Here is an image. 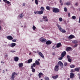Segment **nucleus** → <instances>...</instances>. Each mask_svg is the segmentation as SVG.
<instances>
[{
  "label": "nucleus",
  "mask_w": 80,
  "mask_h": 80,
  "mask_svg": "<svg viewBox=\"0 0 80 80\" xmlns=\"http://www.w3.org/2000/svg\"><path fill=\"white\" fill-rule=\"evenodd\" d=\"M52 42L51 41L48 40L46 42V45H51V43H52Z\"/></svg>",
  "instance_id": "obj_10"
},
{
  "label": "nucleus",
  "mask_w": 80,
  "mask_h": 80,
  "mask_svg": "<svg viewBox=\"0 0 80 80\" xmlns=\"http://www.w3.org/2000/svg\"><path fill=\"white\" fill-rule=\"evenodd\" d=\"M78 2H77L76 3H75V5L76 6H78Z\"/></svg>",
  "instance_id": "obj_48"
},
{
  "label": "nucleus",
  "mask_w": 80,
  "mask_h": 80,
  "mask_svg": "<svg viewBox=\"0 0 80 80\" xmlns=\"http://www.w3.org/2000/svg\"><path fill=\"white\" fill-rule=\"evenodd\" d=\"M55 55V53H52V55Z\"/></svg>",
  "instance_id": "obj_57"
},
{
  "label": "nucleus",
  "mask_w": 80,
  "mask_h": 80,
  "mask_svg": "<svg viewBox=\"0 0 80 80\" xmlns=\"http://www.w3.org/2000/svg\"><path fill=\"white\" fill-rule=\"evenodd\" d=\"M43 13V11L41 10L40 11H39V15H42Z\"/></svg>",
  "instance_id": "obj_21"
},
{
  "label": "nucleus",
  "mask_w": 80,
  "mask_h": 80,
  "mask_svg": "<svg viewBox=\"0 0 80 80\" xmlns=\"http://www.w3.org/2000/svg\"><path fill=\"white\" fill-rule=\"evenodd\" d=\"M33 52H34V53H37V52H36L35 51H34Z\"/></svg>",
  "instance_id": "obj_62"
},
{
  "label": "nucleus",
  "mask_w": 80,
  "mask_h": 80,
  "mask_svg": "<svg viewBox=\"0 0 80 80\" xmlns=\"http://www.w3.org/2000/svg\"><path fill=\"white\" fill-rule=\"evenodd\" d=\"M40 39L41 42H42L45 43L47 42V40H46V39H45V38H40Z\"/></svg>",
  "instance_id": "obj_4"
},
{
  "label": "nucleus",
  "mask_w": 80,
  "mask_h": 80,
  "mask_svg": "<svg viewBox=\"0 0 80 80\" xmlns=\"http://www.w3.org/2000/svg\"><path fill=\"white\" fill-rule=\"evenodd\" d=\"M52 11L54 13H58L60 12V10L58 8H52Z\"/></svg>",
  "instance_id": "obj_2"
},
{
  "label": "nucleus",
  "mask_w": 80,
  "mask_h": 80,
  "mask_svg": "<svg viewBox=\"0 0 80 80\" xmlns=\"http://www.w3.org/2000/svg\"><path fill=\"white\" fill-rule=\"evenodd\" d=\"M12 42H17V39H14L13 40H12Z\"/></svg>",
  "instance_id": "obj_44"
},
{
  "label": "nucleus",
  "mask_w": 80,
  "mask_h": 80,
  "mask_svg": "<svg viewBox=\"0 0 80 80\" xmlns=\"http://www.w3.org/2000/svg\"><path fill=\"white\" fill-rule=\"evenodd\" d=\"M26 5V4L25 3H23V6H25Z\"/></svg>",
  "instance_id": "obj_53"
},
{
  "label": "nucleus",
  "mask_w": 80,
  "mask_h": 80,
  "mask_svg": "<svg viewBox=\"0 0 80 80\" xmlns=\"http://www.w3.org/2000/svg\"><path fill=\"white\" fill-rule=\"evenodd\" d=\"M35 63L37 65H40V62L36 60L35 61Z\"/></svg>",
  "instance_id": "obj_23"
},
{
  "label": "nucleus",
  "mask_w": 80,
  "mask_h": 80,
  "mask_svg": "<svg viewBox=\"0 0 80 80\" xmlns=\"http://www.w3.org/2000/svg\"><path fill=\"white\" fill-rule=\"evenodd\" d=\"M68 17H70V13H68Z\"/></svg>",
  "instance_id": "obj_47"
},
{
  "label": "nucleus",
  "mask_w": 80,
  "mask_h": 80,
  "mask_svg": "<svg viewBox=\"0 0 80 80\" xmlns=\"http://www.w3.org/2000/svg\"><path fill=\"white\" fill-rule=\"evenodd\" d=\"M75 70H73V69H71V72H75Z\"/></svg>",
  "instance_id": "obj_45"
},
{
  "label": "nucleus",
  "mask_w": 80,
  "mask_h": 80,
  "mask_svg": "<svg viewBox=\"0 0 80 80\" xmlns=\"http://www.w3.org/2000/svg\"><path fill=\"white\" fill-rule=\"evenodd\" d=\"M66 50L67 51V52L70 51V50H71V48L70 47H68L66 48Z\"/></svg>",
  "instance_id": "obj_18"
},
{
  "label": "nucleus",
  "mask_w": 80,
  "mask_h": 80,
  "mask_svg": "<svg viewBox=\"0 0 80 80\" xmlns=\"http://www.w3.org/2000/svg\"><path fill=\"white\" fill-rule=\"evenodd\" d=\"M14 60L15 62H18L19 60V58L18 57H14Z\"/></svg>",
  "instance_id": "obj_12"
},
{
  "label": "nucleus",
  "mask_w": 80,
  "mask_h": 80,
  "mask_svg": "<svg viewBox=\"0 0 80 80\" xmlns=\"http://www.w3.org/2000/svg\"><path fill=\"white\" fill-rule=\"evenodd\" d=\"M60 3H62V0H60Z\"/></svg>",
  "instance_id": "obj_59"
},
{
  "label": "nucleus",
  "mask_w": 80,
  "mask_h": 80,
  "mask_svg": "<svg viewBox=\"0 0 80 80\" xmlns=\"http://www.w3.org/2000/svg\"><path fill=\"white\" fill-rule=\"evenodd\" d=\"M60 22H62L63 21V19L62 18H60L59 19Z\"/></svg>",
  "instance_id": "obj_38"
},
{
  "label": "nucleus",
  "mask_w": 80,
  "mask_h": 80,
  "mask_svg": "<svg viewBox=\"0 0 80 80\" xmlns=\"http://www.w3.org/2000/svg\"><path fill=\"white\" fill-rule=\"evenodd\" d=\"M65 5H68H68H70V2H67L65 3Z\"/></svg>",
  "instance_id": "obj_34"
},
{
  "label": "nucleus",
  "mask_w": 80,
  "mask_h": 80,
  "mask_svg": "<svg viewBox=\"0 0 80 80\" xmlns=\"http://www.w3.org/2000/svg\"><path fill=\"white\" fill-rule=\"evenodd\" d=\"M58 77V75H56L55 76H52V78L54 79H56V78H57Z\"/></svg>",
  "instance_id": "obj_16"
},
{
  "label": "nucleus",
  "mask_w": 80,
  "mask_h": 80,
  "mask_svg": "<svg viewBox=\"0 0 80 80\" xmlns=\"http://www.w3.org/2000/svg\"><path fill=\"white\" fill-rule=\"evenodd\" d=\"M72 43H73L76 44V43H78V41H77V40L73 41H72Z\"/></svg>",
  "instance_id": "obj_27"
},
{
  "label": "nucleus",
  "mask_w": 80,
  "mask_h": 80,
  "mask_svg": "<svg viewBox=\"0 0 80 80\" xmlns=\"http://www.w3.org/2000/svg\"><path fill=\"white\" fill-rule=\"evenodd\" d=\"M45 22H48V19H45Z\"/></svg>",
  "instance_id": "obj_54"
},
{
  "label": "nucleus",
  "mask_w": 80,
  "mask_h": 80,
  "mask_svg": "<svg viewBox=\"0 0 80 80\" xmlns=\"http://www.w3.org/2000/svg\"><path fill=\"white\" fill-rule=\"evenodd\" d=\"M67 58H68V61L69 62H72V60H71V59H70V57L69 56V55H67Z\"/></svg>",
  "instance_id": "obj_11"
},
{
  "label": "nucleus",
  "mask_w": 80,
  "mask_h": 80,
  "mask_svg": "<svg viewBox=\"0 0 80 80\" xmlns=\"http://www.w3.org/2000/svg\"><path fill=\"white\" fill-rule=\"evenodd\" d=\"M79 71H80V67L79 68Z\"/></svg>",
  "instance_id": "obj_64"
},
{
  "label": "nucleus",
  "mask_w": 80,
  "mask_h": 80,
  "mask_svg": "<svg viewBox=\"0 0 80 80\" xmlns=\"http://www.w3.org/2000/svg\"><path fill=\"white\" fill-rule=\"evenodd\" d=\"M62 45V43L61 42H59L57 44L56 46V47L57 48H59L61 47V45Z\"/></svg>",
  "instance_id": "obj_14"
},
{
  "label": "nucleus",
  "mask_w": 80,
  "mask_h": 80,
  "mask_svg": "<svg viewBox=\"0 0 80 80\" xmlns=\"http://www.w3.org/2000/svg\"><path fill=\"white\" fill-rule=\"evenodd\" d=\"M11 52H12V53H14V52H15V51H11Z\"/></svg>",
  "instance_id": "obj_50"
},
{
  "label": "nucleus",
  "mask_w": 80,
  "mask_h": 80,
  "mask_svg": "<svg viewBox=\"0 0 80 80\" xmlns=\"http://www.w3.org/2000/svg\"><path fill=\"white\" fill-rule=\"evenodd\" d=\"M61 5H63V3H61Z\"/></svg>",
  "instance_id": "obj_60"
},
{
  "label": "nucleus",
  "mask_w": 80,
  "mask_h": 80,
  "mask_svg": "<svg viewBox=\"0 0 80 80\" xmlns=\"http://www.w3.org/2000/svg\"><path fill=\"white\" fill-rule=\"evenodd\" d=\"M64 11L66 12H67V8H64Z\"/></svg>",
  "instance_id": "obj_39"
},
{
  "label": "nucleus",
  "mask_w": 80,
  "mask_h": 80,
  "mask_svg": "<svg viewBox=\"0 0 80 80\" xmlns=\"http://www.w3.org/2000/svg\"><path fill=\"white\" fill-rule=\"evenodd\" d=\"M40 10H41L42 11H44L45 10V8L43 7H41Z\"/></svg>",
  "instance_id": "obj_32"
},
{
  "label": "nucleus",
  "mask_w": 80,
  "mask_h": 80,
  "mask_svg": "<svg viewBox=\"0 0 80 80\" xmlns=\"http://www.w3.org/2000/svg\"><path fill=\"white\" fill-rule=\"evenodd\" d=\"M75 75V74L73 73V72H71L70 75V77L71 78H73L74 77V76Z\"/></svg>",
  "instance_id": "obj_7"
},
{
  "label": "nucleus",
  "mask_w": 80,
  "mask_h": 80,
  "mask_svg": "<svg viewBox=\"0 0 80 80\" xmlns=\"http://www.w3.org/2000/svg\"><path fill=\"white\" fill-rule=\"evenodd\" d=\"M78 10L80 11V8H78Z\"/></svg>",
  "instance_id": "obj_63"
},
{
  "label": "nucleus",
  "mask_w": 80,
  "mask_h": 80,
  "mask_svg": "<svg viewBox=\"0 0 80 80\" xmlns=\"http://www.w3.org/2000/svg\"><path fill=\"white\" fill-rule=\"evenodd\" d=\"M41 75H43V74L42 73V72H40L38 74V76H41Z\"/></svg>",
  "instance_id": "obj_37"
},
{
  "label": "nucleus",
  "mask_w": 80,
  "mask_h": 80,
  "mask_svg": "<svg viewBox=\"0 0 80 80\" xmlns=\"http://www.w3.org/2000/svg\"><path fill=\"white\" fill-rule=\"evenodd\" d=\"M31 69H32V71L33 73L35 72V69L33 67H32V66H31Z\"/></svg>",
  "instance_id": "obj_15"
},
{
  "label": "nucleus",
  "mask_w": 80,
  "mask_h": 80,
  "mask_svg": "<svg viewBox=\"0 0 80 80\" xmlns=\"http://www.w3.org/2000/svg\"><path fill=\"white\" fill-rule=\"evenodd\" d=\"M56 48V47H55V46H54L52 48H53V49H55V48Z\"/></svg>",
  "instance_id": "obj_49"
},
{
  "label": "nucleus",
  "mask_w": 80,
  "mask_h": 80,
  "mask_svg": "<svg viewBox=\"0 0 80 80\" xmlns=\"http://www.w3.org/2000/svg\"><path fill=\"white\" fill-rule=\"evenodd\" d=\"M23 13H21L20 15V18H22L23 17Z\"/></svg>",
  "instance_id": "obj_36"
},
{
  "label": "nucleus",
  "mask_w": 80,
  "mask_h": 80,
  "mask_svg": "<svg viewBox=\"0 0 80 80\" xmlns=\"http://www.w3.org/2000/svg\"><path fill=\"white\" fill-rule=\"evenodd\" d=\"M75 66L73 64H72L70 66V68H75Z\"/></svg>",
  "instance_id": "obj_28"
},
{
  "label": "nucleus",
  "mask_w": 80,
  "mask_h": 80,
  "mask_svg": "<svg viewBox=\"0 0 80 80\" xmlns=\"http://www.w3.org/2000/svg\"><path fill=\"white\" fill-rule=\"evenodd\" d=\"M37 28L35 26L33 25L32 27V29L33 30H35Z\"/></svg>",
  "instance_id": "obj_35"
},
{
  "label": "nucleus",
  "mask_w": 80,
  "mask_h": 80,
  "mask_svg": "<svg viewBox=\"0 0 80 80\" xmlns=\"http://www.w3.org/2000/svg\"><path fill=\"white\" fill-rule=\"evenodd\" d=\"M23 65V63H19L18 64V66L19 67H22Z\"/></svg>",
  "instance_id": "obj_20"
},
{
  "label": "nucleus",
  "mask_w": 80,
  "mask_h": 80,
  "mask_svg": "<svg viewBox=\"0 0 80 80\" xmlns=\"http://www.w3.org/2000/svg\"><path fill=\"white\" fill-rule=\"evenodd\" d=\"M1 63H4V62H3L2 61H1Z\"/></svg>",
  "instance_id": "obj_56"
},
{
  "label": "nucleus",
  "mask_w": 80,
  "mask_h": 80,
  "mask_svg": "<svg viewBox=\"0 0 80 80\" xmlns=\"http://www.w3.org/2000/svg\"><path fill=\"white\" fill-rule=\"evenodd\" d=\"M25 63H28V61H25Z\"/></svg>",
  "instance_id": "obj_58"
},
{
  "label": "nucleus",
  "mask_w": 80,
  "mask_h": 80,
  "mask_svg": "<svg viewBox=\"0 0 80 80\" xmlns=\"http://www.w3.org/2000/svg\"><path fill=\"white\" fill-rule=\"evenodd\" d=\"M57 26L58 27L59 30L61 31L62 29V27H61V26L59 25L58 24L57 25Z\"/></svg>",
  "instance_id": "obj_25"
},
{
  "label": "nucleus",
  "mask_w": 80,
  "mask_h": 80,
  "mask_svg": "<svg viewBox=\"0 0 80 80\" xmlns=\"http://www.w3.org/2000/svg\"><path fill=\"white\" fill-rule=\"evenodd\" d=\"M28 63H30L31 62H32V59H28Z\"/></svg>",
  "instance_id": "obj_22"
},
{
  "label": "nucleus",
  "mask_w": 80,
  "mask_h": 80,
  "mask_svg": "<svg viewBox=\"0 0 80 80\" xmlns=\"http://www.w3.org/2000/svg\"><path fill=\"white\" fill-rule=\"evenodd\" d=\"M59 66H58L56 65L54 67V70L55 72H58L59 70Z\"/></svg>",
  "instance_id": "obj_5"
},
{
  "label": "nucleus",
  "mask_w": 80,
  "mask_h": 80,
  "mask_svg": "<svg viewBox=\"0 0 80 80\" xmlns=\"http://www.w3.org/2000/svg\"><path fill=\"white\" fill-rule=\"evenodd\" d=\"M38 55H39L40 57L43 58H45L44 56H43V54L41 52H38Z\"/></svg>",
  "instance_id": "obj_9"
},
{
  "label": "nucleus",
  "mask_w": 80,
  "mask_h": 80,
  "mask_svg": "<svg viewBox=\"0 0 80 80\" xmlns=\"http://www.w3.org/2000/svg\"><path fill=\"white\" fill-rule=\"evenodd\" d=\"M43 19L45 20V19H46L47 18V17L43 16Z\"/></svg>",
  "instance_id": "obj_41"
},
{
  "label": "nucleus",
  "mask_w": 80,
  "mask_h": 80,
  "mask_svg": "<svg viewBox=\"0 0 80 80\" xmlns=\"http://www.w3.org/2000/svg\"><path fill=\"white\" fill-rule=\"evenodd\" d=\"M66 53L67 52L65 51L63 52L61 55V57H64L66 55Z\"/></svg>",
  "instance_id": "obj_6"
},
{
  "label": "nucleus",
  "mask_w": 80,
  "mask_h": 80,
  "mask_svg": "<svg viewBox=\"0 0 80 80\" xmlns=\"http://www.w3.org/2000/svg\"><path fill=\"white\" fill-rule=\"evenodd\" d=\"M16 45V44L15 43H12L11 44V47H15Z\"/></svg>",
  "instance_id": "obj_19"
},
{
  "label": "nucleus",
  "mask_w": 80,
  "mask_h": 80,
  "mask_svg": "<svg viewBox=\"0 0 80 80\" xmlns=\"http://www.w3.org/2000/svg\"><path fill=\"white\" fill-rule=\"evenodd\" d=\"M44 79L45 80H50V79H49V78L47 77H45L44 78Z\"/></svg>",
  "instance_id": "obj_30"
},
{
  "label": "nucleus",
  "mask_w": 80,
  "mask_h": 80,
  "mask_svg": "<svg viewBox=\"0 0 80 80\" xmlns=\"http://www.w3.org/2000/svg\"><path fill=\"white\" fill-rule=\"evenodd\" d=\"M74 70L75 72H79V68H76L74 69Z\"/></svg>",
  "instance_id": "obj_17"
},
{
  "label": "nucleus",
  "mask_w": 80,
  "mask_h": 80,
  "mask_svg": "<svg viewBox=\"0 0 80 80\" xmlns=\"http://www.w3.org/2000/svg\"><path fill=\"white\" fill-rule=\"evenodd\" d=\"M36 66V64H35V63H34L32 64H31V67H35Z\"/></svg>",
  "instance_id": "obj_24"
},
{
  "label": "nucleus",
  "mask_w": 80,
  "mask_h": 80,
  "mask_svg": "<svg viewBox=\"0 0 80 80\" xmlns=\"http://www.w3.org/2000/svg\"><path fill=\"white\" fill-rule=\"evenodd\" d=\"M15 75H17V73H16L15 72H14L12 73V76L11 77V80H14V79H15Z\"/></svg>",
  "instance_id": "obj_1"
},
{
  "label": "nucleus",
  "mask_w": 80,
  "mask_h": 80,
  "mask_svg": "<svg viewBox=\"0 0 80 80\" xmlns=\"http://www.w3.org/2000/svg\"><path fill=\"white\" fill-rule=\"evenodd\" d=\"M39 78H41V76H39Z\"/></svg>",
  "instance_id": "obj_61"
},
{
  "label": "nucleus",
  "mask_w": 80,
  "mask_h": 80,
  "mask_svg": "<svg viewBox=\"0 0 80 80\" xmlns=\"http://www.w3.org/2000/svg\"><path fill=\"white\" fill-rule=\"evenodd\" d=\"M60 31L62 32V33H66V31L65 30H64L63 29H62Z\"/></svg>",
  "instance_id": "obj_29"
},
{
  "label": "nucleus",
  "mask_w": 80,
  "mask_h": 80,
  "mask_svg": "<svg viewBox=\"0 0 80 80\" xmlns=\"http://www.w3.org/2000/svg\"><path fill=\"white\" fill-rule=\"evenodd\" d=\"M46 8L48 10H50V6H47L46 7Z\"/></svg>",
  "instance_id": "obj_26"
},
{
  "label": "nucleus",
  "mask_w": 80,
  "mask_h": 80,
  "mask_svg": "<svg viewBox=\"0 0 80 80\" xmlns=\"http://www.w3.org/2000/svg\"><path fill=\"white\" fill-rule=\"evenodd\" d=\"M35 14H38L39 15V11H36V12H34Z\"/></svg>",
  "instance_id": "obj_33"
},
{
  "label": "nucleus",
  "mask_w": 80,
  "mask_h": 80,
  "mask_svg": "<svg viewBox=\"0 0 80 80\" xmlns=\"http://www.w3.org/2000/svg\"><path fill=\"white\" fill-rule=\"evenodd\" d=\"M35 3L36 5L38 4V0H35Z\"/></svg>",
  "instance_id": "obj_31"
},
{
  "label": "nucleus",
  "mask_w": 80,
  "mask_h": 80,
  "mask_svg": "<svg viewBox=\"0 0 80 80\" xmlns=\"http://www.w3.org/2000/svg\"><path fill=\"white\" fill-rule=\"evenodd\" d=\"M3 1L5 2H7V0H3Z\"/></svg>",
  "instance_id": "obj_55"
},
{
  "label": "nucleus",
  "mask_w": 80,
  "mask_h": 80,
  "mask_svg": "<svg viewBox=\"0 0 80 80\" xmlns=\"http://www.w3.org/2000/svg\"><path fill=\"white\" fill-rule=\"evenodd\" d=\"M6 3L7 4H10V2L7 1H6Z\"/></svg>",
  "instance_id": "obj_46"
},
{
  "label": "nucleus",
  "mask_w": 80,
  "mask_h": 80,
  "mask_svg": "<svg viewBox=\"0 0 80 80\" xmlns=\"http://www.w3.org/2000/svg\"><path fill=\"white\" fill-rule=\"evenodd\" d=\"M78 75H79V78L80 79V74H78Z\"/></svg>",
  "instance_id": "obj_52"
},
{
  "label": "nucleus",
  "mask_w": 80,
  "mask_h": 80,
  "mask_svg": "<svg viewBox=\"0 0 80 80\" xmlns=\"http://www.w3.org/2000/svg\"><path fill=\"white\" fill-rule=\"evenodd\" d=\"M75 38V36L72 35H70L68 37V38L70 39H72V38Z\"/></svg>",
  "instance_id": "obj_13"
},
{
  "label": "nucleus",
  "mask_w": 80,
  "mask_h": 80,
  "mask_svg": "<svg viewBox=\"0 0 80 80\" xmlns=\"http://www.w3.org/2000/svg\"><path fill=\"white\" fill-rule=\"evenodd\" d=\"M77 45H78V44H75L74 45V47H77Z\"/></svg>",
  "instance_id": "obj_51"
},
{
  "label": "nucleus",
  "mask_w": 80,
  "mask_h": 80,
  "mask_svg": "<svg viewBox=\"0 0 80 80\" xmlns=\"http://www.w3.org/2000/svg\"><path fill=\"white\" fill-rule=\"evenodd\" d=\"M7 39L9 40H12L13 38V37L11 36H8L7 37Z\"/></svg>",
  "instance_id": "obj_8"
},
{
  "label": "nucleus",
  "mask_w": 80,
  "mask_h": 80,
  "mask_svg": "<svg viewBox=\"0 0 80 80\" xmlns=\"http://www.w3.org/2000/svg\"><path fill=\"white\" fill-rule=\"evenodd\" d=\"M68 65V64H67V62H64V66H67Z\"/></svg>",
  "instance_id": "obj_43"
},
{
  "label": "nucleus",
  "mask_w": 80,
  "mask_h": 80,
  "mask_svg": "<svg viewBox=\"0 0 80 80\" xmlns=\"http://www.w3.org/2000/svg\"><path fill=\"white\" fill-rule=\"evenodd\" d=\"M72 19H76V17L75 16H72Z\"/></svg>",
  "instance_id": "obj_40"
},
{
  "label": "nucleus",
  "mask_w": 80,
  "mask_h": 80,
  "mask_svg": "<svg viewBox=\"0 0 80 80\" xmlns=\"http://www.w3.org/2000/svg\"><path fill=\"white\" fill-rule=\"evenodd\" d=\"M58 65H60L61 68H63V62H62L59 61L58 63Z\"/></svg>",
  "instance_id": "obj_3"
},
{
  "label": "nucleus",
  "mask_w": 80,
  "mask_h": 80,
  "mask_svg": "<svg viewBox=\"0 0 80 80\" xmlns=\"http://www.w3.org/2000/svg\"><path fill=\"white\" fill-rule=\"evenodd\" d=\"M63 57H62V56H61V57L58 58V60H62V59H63Z\"/></svg>",
  "instance_id": "obj_42"
}]
</instances>
